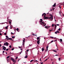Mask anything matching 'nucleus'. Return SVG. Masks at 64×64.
Masks as SVG:
<instances>
[{"instance_id": "obj_45", "label": "nucleus", "mask_w": 64, "mask_h": 64, "mask_svg": "<svg viewBox=\"0 0 64 64\" xmlns=\"http://www.w3.org/2000/svg\"><path fill=\"white\" fill-rule=\"evenodd\" d=\"M8 61H9V60L8 59L7 60V62H9Z\"/></svg>"}, {"instance_id": "obj_50", "label": "nucleus", "mask_w": 64, "mask_h": 64, "mask_svg": "<svg viewBox=\"0 0 64 64\" xmlns=\"http://www.w3.org/2000/svg\"><path fill=\"white\" fill-rule=\"evenodd\" d=\"M4 35H6V33H4Z\"/></svg>"}, {"instance_id": "obj_53", "label": "nucleus", "mask_w": 64, "mask_h": 64, "mask_svg": "<svg viewBox=\"0 0 64 64\" xmlns=\"http://www.w3.org/2000/svg\"><path fill=\"white\" fill-rule=\"evenodd\" d=\"M32 35H33L34 36H35V34H32Z\"/></svg>"}, {"instance_id": "obj_48", "label": "nucleus", "mask_w": 64, "mask_h": 64, "mask_svg": "<svg viewBox=\"0 0 64 64\" xmlns=\"http://www.w3.org/2000/svg\"><path fill=\"white\" fill-rule=\"evenodd\" d=\"M52 10H52V9H51L50 10V11H52Z\"/></svg>"}, {"instance_id": "obj_28", "label": "nucleus", "mask_w": 64, "mask_h": 64, "mask_svg": "<svg viewBox=\"0 0 64 64\" xmlns=\"http://www.w3.org/2000/svg\"><path fill=\"white\" fill-rule=\"evenodd\" d=\"M58 30H59V31H60V30H61V28H60L59 29H58Z\"/></svg>"}, {"instance_id": "obj_60", "label": "nucleus", "mask_w": 64, "mask_h": 64, "mask_svg": "<svg viewBox=\"0 0 64 64\" xmlns=\"http://www.w3.org/2000/svg\"><path fill=\"white\" fill-rule=\"evenodd\" d=\"M0 35L1 36V35H2V34L1 33H0Z\"/></svg>"}, {"instance_id": "obj_25", "label": "nucleus", "mask_w": 64, "mask_h": 64, "mask_svg": "<svg viewBox=\"0 0 64 64\" xmlns=\"http://www.w3.org/2000/svg\"><path fill=\"white\" fill-rule=\"evenodd\" d=\"M25 41V40H23V42H22V43H24Z\"/></svg>"}, {"instance_id": "obj_19", "label": "nucleus", "mask_w": 64, "mask_h": 64, "mask_svg": "<svg viewBox=\"0 0 64 64\" xmlns=\"http://www.w3.org/2000/svg\"><path fill=\"white\" fill-rule=\"evenodd\" d=\"M6 38H9V37L7 36H6Z\"/></svg>"}, {"instance_id": "obj_42", "label": "nucleus", "mask_w": 64, "mask_h": 64, "mask_svg": "<svg viewBox=\"0 0 64 64\" xmlns=\"http://www.w3.org/2000/svg\"><path fill=\"white\" fill-rule=\"evenodd\" d=\"M34 62H38V61H37V60H36L34 61Z\"/></svg>"}, {"instance_id": "obj_26", "label": "nucleus", "mask_w": 64, "mask_h": 64, "mask_svg": "<svg viewBox=\"0 0 64 64\" xmlns=\"http://www.w3.org/2000/svg\"><path fill=\"white\" fill-rule=\"evenodd\" d=\"M9 47H10V48H12V46H11V45Z\"/></svg>"}, {"instance_id": "obj_47", "label": "nucleus", "mask_w": 64, "mask_h": 64, "mask_svg": "<svg viewBox=\"0 0 64 64\" xmlns=\"http://www.w3.org/2000/svg\"><path fill=\"white\" fill-rule=\"evenodd\" d=\"M55 34H57V32H55Z\"/></svg>"}, {"instance_id": "obj_18", "label": "nucleus", "mask_w": 64, "mask_h": 64, "mask_svg": "<svg viewBox=\"0 0 64 64\" xmlns=\"http://www.w3.org/2000/svg\"><path fill=\"white\" fill-rule=\"evenodd\" d=\"M8 26H6V29H8Z\"/></svg>"}, {"instance_id": "obj_39", "label": "nucleus", "mask_w": 64, "mask_h": 64, "mask_svg": "<svg viewBox=\"0 0 64 64\" xmlns=\"http://www.w3.org/2000/svg\"><path fill=\"white\" fill-rule=\"evenodd\" d=\"M45 27L46 28H47V29H48V28H47V26H45Z\"/></svg>"}, {"instance_id": "obj_55", "label": "nucleus", "mask_w": 64, "mask_h": 64, "mask_svg": "<svg viewBox=\"0 0 64 64\" xmlns=\"http://www.w3.org/2000/svg\"><path fill=\"white\" fill-rule=\"evenodd\" d=\"M4 51H3V52H2L3 53H4Z\"/></svg>"}, {"instance_id": "obj_35", "label": "nucleus", "mask_w": 64, "mask_h": 64, "mask_svg": "<svg viewBox=\"0 0 64 64\" xmlns=\"http://www.w3.org/2000/svg\"><path fill=\"white\" fill-rule=\"evenodd\" d=\"M8 50H9V49H8V48H7L6 50V51H8Z\"/></svg>"}, {"instance_id": "obj_43", "label": "nucleus", "mask_w": 64, "mask_h": 64, "mask_svg": "<svg viewBox=\"0 0 64 64\" xmlns=\"http://www.w3.org/2000/svg\"><path fill=\"white\" fill-rule=\"evenodd\" d=\"M14 48H13L12 49V50H14Z\"/></svg>"}, {"instance_id": "obj_12", "label": "nucleus", "mask_w": 64, "mask_h": 64, "mask_svg": "<svg viewBox=\"0 0 64 64\" xmlns=\"http://www.w3.org/2000/svg\"><path fill=\"white\" fill-rule=\"evenodd\" d=\"M28 57V56L27 55H26L25 57H24L25 58H27Z\"/></svg>"}, {"instance_id": "obj_44", "label": "nucleus", "mask_w": 64, "mask_h": 64, "mask_svg": "<svg viewBox=\"0 0 64 64\" xmlns=\"http://www.w3.org/2000/svg\"><path fill=\"white\" fill-rule=\"evenodd\" d=\"M52 10H54V8H52Z\"/></svg>"}, {"instance_id": "obj_56", "label": "nucleus", "mask_w": 64, "mask_h": 64, "mask_svg": "<svg viewBox=\"0 0 64 64\" xmlns=\"http://www.w3.org/2000/svg\"><path fill=\"white\" fill-rule=\"evenodd\" d=\"M59 7L60 8H61V6H59Z\"/></svg>"}, {"instance_id": "obj_51", "label": "nucleus", "mask_w": 64, "mask_h": 64, "mask_svg": "<svg viewBox=\"0 0 64 64\" xmlns=\"http://www.w3.org/2000/svg\"><path fill=\"white\" fill-rule=\"evenodd\" d=\"M56 25H57V26H59V24H56Z\"/></svg>"}, {"instance_id": "obj_58", "label": "nucleus", "mask_w": 64, "mask_h": 64, "mask_svg": "<svg viewBox=\"0 0 64 64\" xmlns=\"http://www.w3.org/2000/svg\"><path fill=\"white\" fill-rule=\"evenodd\" d=\"M1 46H2L1 44H0V47H1Z\"/></svg>"}, {"instance_id": "obj_11", "label": "nucleus", "mask_w": 64, "mask_h": 64, "mask_svg": "<svg viewBox=\"0 0 64 64\" xmlns=\"http://www.w3.org/2000/svg\"><path fill=\"white\" fill-rule=\"evenodd\" d=\"M56 6V3L55 2L53 6H52V7H55Z\"/></svg>"}, {"instance_id": "obj_24", "label": "nucleus", "mask_w": 64, "mask_h": 64, "mask_svg": "<svg viewBox=\"0 0 64 64\" xmlns=\"http://www.w3.org/2000/svg\"><path fill=\"white\" fill-rule=\"evenodd\" d=\"M32 61H34V60H32L30 61V62H32Z\"/></svg>"}, {"instance_id": "obj_16", "label": "nucleus", "mask_w": 64, "mask_h": 64, "mask_svg": "<svg viewBox=\"0 0 64 64\" xmlns=\"http://www.w3.org/2000/svg\"><path fill=\"white\" fill-rule=\"evenodd\" d=\"M40 22L42 23H42H44V22H42V21H40Z\"/></svg>"}, {"instance_id": "obj_27", "label": "nucleus", "mask_w": 64, "mask_h": 64, "mask_svg": "<svg viewBox=\"0 0 64 64\" xmlns=\"http://www.w3.org/2000/svg\"><path fill=\"white\" fill-rule=\"evenodd\" d=\"M8 22L10 24H11V21H9Z\"/></svg>"}, {"instance_id": "obj_36", "label": "nucleus", "mask_w": 64, "mask_h": 64, "mask_svg": "<svg viewBox=\"0 0 64 64\" xmlns=\"http://www.w3.org/2000/svg\"><path fill=\"white\" fill-rule=\"evenodd\" d=\"M40 24L41 25H42V26H43V25H42V23H41V22H40Z\"/></svg>"}, {"instance_id": "obj_54", "label": "nucleus", "mask_w": 64, "mask_h": 64, "mask_svg": "<svg viewBox=\"0 0 64 64\" xmlns=\"http://www.w3.org/2000/svg\"><path fill=\"white\" fill-rule=\"evenodd\" d=\"M53 42V40H52L51 41V43H52Z\"/></svg>"}, {"instance_id": "obj_61", "label": "nucleus", "mask_w": 64, "mask_h": 64, "mask_svg": "<svg viewBox=\"0 0 64 64\" xmlns=\"http://www.w3.org/2000/svg\"><path fill=\"white\" fill-rule=\"evenodd\" d=\"M52 30H50V32H51V31H52Z\"/></svg>"}, {"instance_id": "obj_5", "label": "nucleus", "mask_w": 64, "mask_h": 64, "mask_svg": "<svg viewBox=\"0 0 64 64\" xmlns=\"http://www.w3.org/2000/svg\"><path fill=\"white\" fill-rule=\"evenodd\" d=\"M11 60H12V61H13V62H15V60H14V59L13 58H11Z\"/></svg>"}, {"instance_id": "obj_49", "label": "nucleus", "mask_w": 64, "mask_h": 64, "mask_svg": "<svg viewBox=\"0 0 64 64\" xmlns=\"http://www.w3.org/2000/svg\"><path fill=\"white\" fill-rule=\"evenodd\" d=\"M40 64H43V62H40Z\"/></svg>"}, {"instance_id": "obj_22", "label": "nucleus", "mask_w": 64, "mask_h": 64, "mask_svg": "<svg viewBox=\"0 0 64 64\" xmlns=\"http://www.w3.org/2000/svg\"><path fill=\"white\" fill-rule=\"evenodd\" d=\"M9 57H10V56H7L6 58H7V59H8V58H9Z\"/></svg>"}, {"instance_id": "obj_14", "label": "nucleus", "mask_w": 64, "mask_h": 64, "mask_svg": "<svg viewBox=\"0 0 64 64\" xmlns=\"http://www.w3.org/2000/svg\"><path fill=\"white\" fill-rule=\"evenodd\" d=\"M58 56V54H56V55H54V56H53V57H54V56Z\"/></svg>"}, {"instance_id": "obj_32", "label": "nucleus", "mask_w": 64, "mask_h": 64, "mask_svg": "<svg viewBox=\"0 0 64 64\" xmlns=\"http://www.w3.org/2000/svg\"><path fill=\"white\" fill-rule=\"evenodd\" d=\"M54 25H54V24H52V27H54Z\"/></svg>"}, {"instance_id": "obj_6", "label": "nucleus", "mask_w": 64, "mask_h": 64, "mask_svg": "<svg viewBox=\"0 0 64 64\" xmlns=\"http://www.w3.org/2000/svg\"><path fill=\"white\" fill-rule=\"evenodd\" d=\"M48 47H49V45H47L46 47V52H47V51H48Z\"/></svg>"}, {"instance_id": "obj_38", "label": "nucleus", "mask_w": 64, "mask_h": 64, "mask_svg": "<svg viewBox=\"0 0 64 64\" xmlns=\"http://www.w3.org/2000/svg\"><path fill=\"white\" fill-rule=\"evenodd\" d=\"M29 50H26V52H28V51H29Z\"/></svg>"}, {"instance_id": "obj_40", "label": "nucleus", "mask_w": 64, "mask_h": 64, "mask_svg": "<svg viewBox=\"0 0 64 64\" xmlns=\"http://www.w3.org/2000/svg\"><path fill=\"white\" fill-rule=\"evenodd\" d=\"M58 59L59 61H60L61 59V58H59Z\"/></svg>"}, {"instance_id": "obj_31", "label": "nucleus", "mask_w": 64, "mask_h": 64, "mask_svg": "<svg viewBox=\"0 0 64 64\" xmlns=\"http://www.w3.org/2000/svg\"><path fill=\"white\" fill-rule=\"evenodd\" d=\"M17 31H19V28H17Z\"/></svg>"}, {"instance_id": "obj_13", "label": "nucleus", "mask_w": 64, "mask_h": 64, "mask_svg": "<svg viewBox=\"0 0 64 64\" xmlns=\"http://www.w3.org/2000/svg\"><path fill=\"white\" fill-rule=\"evenodd\" d=\"M53 51L54 52H56V53H57V51L56 50H54Z\"/></svg>"}, {"instance_id": "obj_30", "label": "nucleus", "mask_w": 64, "mask_h": 64, "mask_svg": "<svg viewBox=\"0 0 64 64\" xmlns=\"http://www.w3.org/2000/svg\"><path fill=\"white\" fill-rule=\"evenodd\" d=\"M12 38H15V36H12Z\"/></svg>"}, {"instance_id": "obj_41", "label": "nucleus", "mask_w": 64, "mask_h": 64, "mask_svg": "<svg viewBox=\"0 0 64 64\" xmlns=\"http://www.w3.org/2000/svg\"><path fill=\"white\" fill-rule=\"evenodd\" d=\"M50 38H54V37H53L51 36L50 37Z\"/></svg>"}, {"instance_id": "obj_33", "label": "nucleus", "mask_w": 64, "mask_h": 64, "mask_svg": "<svg viewBox=\"0 0 64 64\" xmlns=\"http://www.w3.org/2000/svg\"><path fill=\"white\" fill-rule=\"evenodd\" d=\"M54 25H55L56 28L57 27V26L56 25V24H54Z\"/></svg>"}, {"instance_id": "obj_63", "label": "nucleus", "mask_w": 64, "mask_h": 64, "mask_svg": "<svg viewBox=\"0 0 64 64\" xmlns=\"http://www.w3.org/2000/svg\"><path fill=\"white\" fill-rule=\"evenodd\" d=\"M10 29H12V26H10Z\"/></svg>"}, {"instance_id": "obj_10", "label": "nucleus", "mask_w": 64, "mask_h": 64, "mask_svg": "<svg viewBox=\"0 0 64 64\" xmlns=\"http://www.w3.org/2000/svg\"><path fill=\"white\" fill-rule=\"evenodd\" d=\"M42 25H43L44 26H46V23H44H44H42Z\"/></svg>"}, {"instance_id": "obj_9", "label": "nucleus", "mask_w": 64, "mask_h": 64, "mask_svg": "<svg viewBox=\"0 0 64 64\" xmlns=\"http://www.w3.org/2000/svg\"><path fill=\"white\" fill-rule=\"evenodd\" d=\"M6 39H7V40H12V38H6Z\"/></svg>"}, {"instance_id": "obj_57", "label": "nucleus", "mask_w": 64, "mask_h": 64, "mask_svg": "<svg viewBox=\"0 0 64 64\" xmlns=\"http://www.w3.org/2000/svg\"><path fill=\"white\" fill-rule=\"evenodd\" d=\"M16 59H18V57H16Z\"/></svg>"}, {"instance_id": "obj_20", "label": "nucleus", "mask_w": 64, "mask_h": 64, "mask_svg": "<svg viewBox=\"0 0 64 64\" xmlns=\"http://www.w3.org/2000/svg\"><path fill=\"white\" fill-rule=\"evenodd\" d=\"M60 42H62V39H60Z\"/></svg>"}, {"instance_id": "obj_2", "label": "nucleus", "mask_w": 64, "mask_h": 64, "mask_svg": "<svg viewBox=\"0 0 64 64\" xmlns=\"http://www.w3.org/2000/svg\"><path fill=\"white\" fill-rule=\"evenodd\" d=\"M8 45H9V44L8 43V42H6L4 43V45L5 46H8Z\"/></svg>"}, {"instance_id": "obj_23", "label": "nucleus", "mask_w": 64, "mask_h": 64, "mask_svg": "<svg viewBox=\"0 0 64 64\" xmlns=\"http://www.w3.org/2000/svg\"><path fill=\"white\" fill-rule=\"evenodd\" d=\"M14 33H12V32H11V35H13V34H14Z\"/></svg>"}, {"instance_id": "obj_34", "label": "nucleus", "mask_w": 64, "mask_h": 64, "mask_svg": "<svg viewBox=\"0 0 64 64\" xmlns=\"http://www.w3.org/2000/svg\"><path fill=\"white\" fill-rule=\"evenodd\" d=\"M40 21H43V20H42V19H40Z\"/></svg>"}, {"instance_id": "obj_3", "label": "nucleus", "mask_w": 64, "mask_h": 64, "mask_svg": "<svg viewBox=\"0 0 64 64\" xmlns=\"http://www.w3.org/2000/svg\"><path fill=\"white\" fill-rule=\"evenodd\" d=\"M3 48H2V49L4 50H6V47L4 46H3Z\"/></svg>"}, {"instance_id": "obj_21", "label": "nucleus", "mask_w": 64, "mask_h": 64, "mask_svg": "<svg viewBox=\"0 0 64 64\" xmlns=\"http://www.w3.org/2000/svg\"><path fill=\"white\" fill-rule=\"evenodd\" d=\"M22 45L23 46V47H24V45L25 44L24 43H22Z\"/></svg>"}, {"instance_id": "obj_46", "label": "nucleus", "mask_w": 64, "mask_h": 64, "mask_svg": "<svg viewBox=\"0 0 64 64\" xmlns=\"http://www.w3.org/2000/svg\"><path fill=\"white\" fill-rule=\"evenodd\" d=\"M18 48H22V47H21V46H18Z\"/></svg>"}, {"instance_id": "obj_4", "label": "nucleus", "mask_w": 64, "mask_h": 64, "mask_svg": "<svg viewBox=\"0 0 64 64\" xmlns=\"http://www.w3.org/2000/svg\"><path fill=\"white\" fill-rule=\"evenodd\" d=\"M50 16L51 17V19H52V20L51 21H52L53 20V16H52V15L51 14H49Z\"/></svg>"}, {"instance_id": "obj_1", "label": "nucleus", "mask_w": 64, "mask_h": 64, "mask_svg": "<svg viewBox=\"0 0 64 64\" xmlns=\"http://www.w3.org/2000/svg\"><path fill=\"white\" fill-rule=\"evenodd\" d=\"M44 19H51V17H46L44 18Z\"/></svg>"}, {"instance_id": "obj_17", "label": "nucleus", "mask_w": 64, "mask_h": 64, "mask_svg": "<svg viewBox=\"0 0 64 64\" xmlns=\"http://www.w3.org/2000/svg\"><path fill=\"white\" fill-rule=\"evenodd\" d=\"M42 51H44V48H42Z\"/></svg>"}, {"instance_id": "obj_52", "label": "nucleus", "mask_w": 64, "mask_h": 64, "mask_svg": "<svg viewBox=\"0 0 64 64\" xmlns=\"http://www.w3.org/2000/svg\"><path fill=\"white\" fill-rule=\"evenodd\" d=\"M48 59H46L44 61H47V60Z\"/></svg>"}, {"instance_id": "obj_29", "label": "nucleus", "mask_w": 64, "mask_h": 64, "mask_svg": "<svg viewBox=\"0 0 64 64\" xmlns=\"http://www.w3.org/2000/svg\"><path fill=\"white\" fill-rule=\"evenodd\" d=\"M56 32L57 33H59V31L58 30H57L56 31Z\"/></svg>"}, {"instance_id": "obj_64", "label": "nucleus", "mask_w": 64, "mask_h": 64, "mask_svg": "<svg viewBox=\"0 0 64 64\" xmlns=\"http://www.w3.org/2000/svg\"><path fill=\"white\" fill-rule=\"evenodd\" d=\"M29 46H32V45H30V44H29Z\"/></svg>"}, {"instance_id": "obj_8", "label": "nucleus", "mask_w": 64, "mask_h": 64, "mask_svg": "<svg viewBox=\"0 0 64 64\" xmlns=\"http://www.w3.org/2000/svg\"><path fill=\"white\" fill-rule=\"evenodd\" d=\"M45 15L44 16V17H46V14H45V13H44L43 14H42V17H43V15Z\"/></svg>"}, {"instance_id": "obj_7", "label": "nucleus", "mask_w": 64, "mask_h": 64, "mask_svg": "<svg viewBox=\"0 0 64 64\" xmlns=\"http://www.w3.org/2000/svg\"><path fill=\"white\" fill-rule=\"evenodd\" d=\"M40 39L39 40H38L37 41V43L38 44V45H39V44H40Z\"/></svg>"}, {"instance_id": "obj_59", "label": "nucleus", "mask_w": 64, "mask_h": 64, "mask_svg": "<svg viewBox=\"0 0 64 64\" xmlns=\"http://www.w3.org/2000/svg\"><path fill=\"white\" fill-rule=\"evenodd\" d=\"M57 40H54V42H56V41H57Z\"/></svg>"}, {"instance_id": "obj_62", "label": "nucleus", "mask_w": 64, "mask_h": 64, "mask_svg": "<svg viewBox=\"0 0 64 64\" xmlns=\"http://www.w3.org/2000/svg\"><path fill=\"white\" fill-rule=\"evenodd\" d=\"M21 50H23V48H21L20 49Z\"/></svg>"}, {"instance_id": "obj_15", "label": "nucleus", "mask_w": 64, "mask_h": 64, "mask_svg": "<svg viewBox=\"0 0 64 64\" xmlns=\"http://www.w3.org/2000/svg\"><path fill=\"white\" fill-rule=\"evenodd\" d=\"M39 39H40V37H38L37 38V40H39Z\"/></svg>"}, {"instance_id": "obj_37", "label": "nucleus", "mask_w": 64, "mask_h": 64, "mask_svg": "<svg viewBox=\"0 0 64 64\" xmlns=\"http://www.w3.org/2000/svg\"><path fill=\"white\" fill-rule=\"evenodd\" d=\"M40 61H41V62L42 61H41V58H40Z\"/></svg>"}]
</instances>
